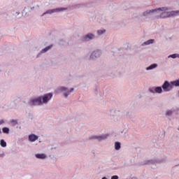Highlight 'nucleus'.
Instances as JSON below:
<instances>
[{
	"label": "nucleus",
	"instance_id": "obj_31",
	"mask_svg": "<svg viewBox=\"0 0 179 179\" xmlns=\"http://www.w3.org/2000/svg\"><path fill=\"white\" fill-rule=\"evenodd\" d=\"M0 134H1V129H0Z\"/></svg>",
	"mask_w": 179,
	"mask_h": 179
},
{
	"label": "nucleus",
	"instance_id": "obj_12",
	"mask_svg": "<svg viewBox=\"0 0 179 179\" xmlns=\"http://www.w3.org/2000/svg\"><path fill=\"white\" fill-rule=\"evenodd\" d=\"M158 66L159 65H157V64H152L148 66V67H146L145 69L147 71H153V69H156V68H157Z\"/></svg>",
	"mask_w": 179,
	"mask_h": 179
},
{
	"label": "nucleus",
	"instance_id": "obj_9",
	"mask_svg": "<svg viewBox=\"0 0 179 179\" xmlns=\"http://www.w3.org/2000/svg\"><path fill=\"white\" fill-rule=\"evenodd\" d=\"M35 157H36V159H39L40 160H45V159H47L48 157L45 153H37L35 154Z\"/></svg>",
	"mask_w": 179,
	"mask_h": 179
},
{
	"label": "nucleus",
	"instance_id": "obj_15",
	"mask_svg": "<svg viewBox=\"0 0 179 179\" xmlns=\"http://www.w3.org/2000/svg\"><path fill=\"white\" fill-rule=\"evenodd\" d=\"M154 43H155L154 39H149V40L146 41L145 42H144L143 43V45H149L150 44H153Z\"/></svg>",
	"mask_w": 179,
	"mask_h": 179
},
{
	"label": "nucleus",
	"instance_id": "obj_25",
	"mask_svg": "<svg viewBox=\"0 0 179 179\" xmlns=\"http://www.w3.org/2000/svg\"><path fill=\"white\" fill-rule=\"evenodd\" d=\"M3 124H5V120H0V125H2Z\"/></svg>",
	"mask_w": 179,
	"mask_h": 179
},
{
	"label": "nucleus",
	"instance_id": "obj_19",
	"mask_svg": "<svg viewBox=\"0 0 179 179\" xmlns=\"http://www.w3.org/2000/svg\"><path fill=\"white\" fill-rule=\"evenodd\" d=\"M168 58H172L173 59H176V58H179V54L175 53L173 55H170Z\"/></svg>",
	"mask_w": 179,
	"mask_h": 179
},
{
	"label": "nucleus",
	"instance_id": "obj_5",
	"mask_svg": "<svg viewBox=\"0 0 179 179\" xmlns=\"http://www.w3.org/2000/svg\"><path fill=\"white\" fill-rule=\"evenodd\" d=\"M101 57V50L98 49L91 51L87 55V58H88V59H91V61H96L99 59V58H100Z\"/></svg>",
	"mask_w": 179,
	"mask_h": 179
},
{
	"label": "nucleus",
	"instance_id": "obj_26",
	"mask_svg": "<svg viewBox=\"0 0 179 179\" xmlns=\"http://www.w3.org/2000/svg\"><path fill=\"white\" fill-rule=\"evenodd\" d=\"M77 6L78 8H83V4H78Z\"/></svg>",
	"mask_w": 179,
	"mask_h": 179
},
{
	"label": "nucleus",
	"instance_id": "obj_7",
	"mask_svg": "<svg viewBox=\"0 0 179 179\" xmlns=\"http://www.w3.org/2000/svg\"><path fill=\"white\" fill-rule=\"evenodd\" d=\"M108 136H109L108 134H103L101 135H94L92 136V138L96 139L99 142H101V141H105V139H107Z\"/></svg>",
	"mask_w": 179,
	"mask_h": 179
},
{
	"label": "nucleus",
	"instance_id": "obj_16",
	"mask_svg": "<svg viewBox=\"0 0 179 179\" xmlns=\"http://www.w3.org/2000/svg\"><path fill=\"white\" fill-rule=\"evenodd\" d=\"M114 146L116 150H120L121 149V143L116 141L115 142Z\"/></svg>",
	"mask_w": 179,
	"mask_h": 179
},
{
	"label": "nucleus",
	"instance_id": "obj_11",
	"mask_svg": "<svg viewBox=\"0 0 179 179\" xmlns=\"http://www.w3.org/2000/svg\"><path fill=\"white\" fill-rule=\"evenodd\" d=\"M106 33H107V29L102 28V29H99L96 31V34L99 36H103L104 34H106Z\"/></svg>",
	"mask_w": 179,
	"mask_h": 179
},
{
	"label": "nucleus",
	"instance_id": "obj_23",
	"mask_svg": "<svg viewBox=\"0 0 179 179\" xmlns=\"http://www.w3.org/2000/svg\"><path fill=\"white\" fill-rule=\"evenodd\" d=\"M173 114V111L172 110H167L166 112V115L169 116V115H171Z\"/></svg>",
	"mask_w": 179,
	"mask_h": 179
},
{
	"label": "nucleus",
	"instance_id": "obj_17",
	"mask_svg": "<svg viewBox=\"0 0 179 179\" xmlns=\"http://www.w3.org/2000/svg\"><path fill=\"white\" fill-rule=\"evenodd\" d=\"M118 113L115 110H111L110 113V116L111 118H115V117H117Z\"/></svg>",
	"mask_w": 179,
	"mask_h": 179
},
{
	"label": "nucleus",
	"instance_id": "obj_1",
	"mask_svg": "<svg viewBox=\"0 0 179 179\" xmlns=\"http://www.w3.org/2000/svg\"><path fill=\"white\" fill-rule=\"evenodd\" d=\"M141 16L143 17H159L164 19L166 17H173V10H170L169 7H161L152 10H147L144 11Z\"/></svg>",
	"mask_w": 179,
	"mask_h": 179
},
{
	"label": "nucleus",
	"instance_id": "obj_18",
	"mask_svg": "<svg viewBox=\"0 0 179 179\" xmlns=\"http://www.w3.org/2000/svg\"><path fill=\"white\" fill-rule=\"evenodd\" d=\"M155 163H157V159H152L146 162V164H155Z\"/></svg>",
	"mask_w": 179,
	"mask_h": 179
},
{
	"label": "nucleus",
	"instance_id": "obj_4",
	"mask_svg": "<svg viewBox=\"0 0 179 179\" xmlns=\"http://www.w3.org/2000/svg\"><path fill=\"white\" fill-rule=\"evenodd\" d=\"M75 92V88L72 87L69 89L68 87L61 86L56 91V93H61L64 99H68L69 94Z\"/></svg>",
	"mask_w": 179,
	"mask_h": 179
},
{
	"label": "nucleus",
	"instance_id": "obj_8",
	"mask_svg": "<svg viewBox=\"0 0 179 179\" xmlns=\"http://www.w3.org/2000/svg\"><path fill=\"white\" fill-rule=\"evenodd\" d=\"M38 140V136L34 134H31L28 136V141L29 142H36V141Z\"/></svg>",
	"mask_w": 179,
	"mask_h": 179
},
{
	"label": "nucleus",
	"instance_id": "obj_10",
	"mask_svg": "<svg viewBox=\"0 0 179 179\" xmlns=\"http://www.w3.org/2000/svg\"><path fill=\"white\" fill-rule=\"evenodd\" d=\"M94 37H95L94 34L90 33V34H86L84 36V41H90V40H94Z\"/></svg>",
	"mask_w": 179,
	"mask_h": 179
},
{
	"label": "nucleus",
	"instance_id": "obj_6",
	"mask_svg": "<svg viewBox=\"0 0 179 179\" xmlns=\"http://www.w3.org/2000/svg\"><path fill=\"white\" fill-rule=\"evenodd\" d=\"M65 10H68V8H52L48 10L45 13H43V15H51L52 13H59V12H64Z\"/></svg>",
	"mask_w": 179,
	"mask_h": 179
},
{
	"label": "nucleus",
	"instance_id": "obj_30",
	"mask_svg": "<svg viewBox=\"0 0 179 179\" xmlns=\"http://www.w3.org/2000/svg\"><path fill=\"white\" fill-rule=\"evenodd\" d=\"M16 15H19V13H16Z\"/></svg>",
	"mask_w": 179,
	"mask_h": 179
},
{
	"label": "nucleus",
	"instance_id": "obj_21",
	"mask_svg": "<svg viewBox=\"0 0 179 179\" xmlns=\"http://www.w3.org/2000/svg\"><path fill=\"white\" fill-rule=\"evenodd\" d=\"M172 13H173V17L177 16L178 15H179V10H172Z\"/></svg>",
	"mask_w": 179,
	"mask_h": 179
},
{
	"label": "nucleus",
	"instance_id": "obj_28",
	"mask_svg": "<svg viewBox=\"0 0 179 179\" xmlns=\"http://www.w3.org/2000/svg\"><path fill=\"white\" fill-rule=\"evenodd\" d=\"M101 179H108L107 177H103Z\"/></svg>",
	"mask_w": 179,
	"mask_h": 179
},
{
	"label": "nucleus",
	"instance_id": "obj_20",
	"mask_svg": "<svg viewBox=\"0 0 179 179\" xmlns=\"http://www.w3.org/2000/svg\"><path fill=\"white\" fill-rule=\"evenodd\" d=\"M0 145L2 146V148H6V142L5 140L2 139L0 141Z\"/></svg>",
	"mask_w": 179,
	"mask_h": 179
},
{
	"label": "nucleus",
	"instance_id": "obj_22",
	"mask_svg": "<svg viewBox=\"0 0 179 179\" xmlns=\"http://www.w3.org/2000/svg\"><path fill=\"white\" fill-rule=\"evenodd\" d=\"M3 132H4V134H9V128L3 127Z\"/></svg>",
	"mask_w": 179,
	"mask_h": 179
},
{
	"label": "nucleus",
	"instance_id": "obj_3",
	"mask_svg": "<svg viewBox=\"0 0 179 179\" xmlns=\"http://www.w3.org/2000/svg\"><path fill=\"white\" fill-rule=\"evenodd\" d=\"M174 87H179V78L178 80L170 82L166 80L162 85V89L165 92H171Z\"/></svg>",
	"mask_w": 179,
	"mask_h": 179
},
{
	"label": "nucleus",
	"instance_id": "obj_29",
	"mask_svg": "<svg viewBox=\"0 0 179 179\" xmlns=\"http://www.w3.org/2000/svg\"><path fill=\"white\" fill-rule=\"evenodd\" d=\"M131 179H136V178H132Z\"/></svg>",
	"mask_w": 179,
	"mask_h": 179
},
{
	"label": "nucleus",
	"instance_id": "obj_14",
	"mask_svg": "<svg viewBox=\"0 0 179 179\" xmlns=\"http://www.w3.org/2000/svg\"><path fill=\"white\" fill-rule=\"evenodd\" d=\"M155 93H158L159 94H162V93H163L164 90H163V87H156L155 88Z\"/></svg>",
	"mask_w": 179,
	"mask_h": 179
},
{
	"label": "nucleus",
	"instance_id": "obj_13",
	"mask_svg": "<svg viewBox=\"0 0 179 179\" xmlns=\"http://www.w3.org/2000/svg\"><path fill=\"white\" fill-rule=\"evenodd\" d=\"M52 48V45H50L49 46L42 49L41 50V54H45V52H48V51H50Z\"/></svg>",
	"mask_w": 179,
	"mask_h": 179
},
{
	"label": "nucleus",
	"instance_id": "obj_24",
	"mask_svg": "<svg viewBox=\"0 0 179 179\" xmlns=\"http://www.w3.org/2000/svg\"><path fill=\"white\" fill-rule=\"evenodd\" d=\"M118 178H119L118 176H117V175L113 176H111V178H110V179H118Z\"/></svg>",
	"mask_w": 179,
	"mask_h": 179
},
{
	"label": "nucleus",
	"instance_id": "obj_2",
	"mask_svg": "<svg viewBox=\"0 0 179 179\" xmlns=\"http://www.w3.org/2000/svg\"><path fill=\"white\" fill-rule=\"evenodd\" d=\"M51 99H52V93H47L43 96L33 98L29 103L31 106H41L43 104H47Z\"/></svg>",
	"mask_w": 179,
	"mask_h": 179
},
{
	"label": "nucleus",
	"instance_id": "obj_27",
	"mask_svg": "<svg viewBox=\"0 0 179 179\" xmlns=\"http://www.w3.org/2000/svg\"><path fill=\"white\" fill-rule=\"evenodd\" d=\"M11 122L15 125V124H17V122L16 120H12Z\"/></svg>",
	"mask_w": 179,
	"mask_h": 179
}]
</instances>
